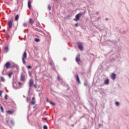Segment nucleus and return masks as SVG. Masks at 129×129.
<instances>
[{
  "instance_id": "1",
  "label": "nucleus",
  "mask_w": 129,
  "mask_h": 129,
  "mask_svg": "<svg viewBox=\"0 0 129 129\" xmlns=\"http://www.w3.org/2000/svg\"><path fill=\"white\" fill-rule=\"evenodd\" d=\"M83 14L82 13H80L76 15L75 19H74V21H79L80 20V17H82Z\"/></svg>"
},
{
  "instance_id": "2",
  "label": "nucleus",
  "mask_w": 129,
  "mask_h": 129,
  "mask_svg": "<svg viewBox=\"0 0 129 129\" xmlns=\"http://www.w3.org/2000/svg\"><path fill=\"white\" fill-rule=\"evenodd\" d=\"M27 58V52L25 51L22 56V62L24 65L26 64V61L25 59Z\"/></svg>"
},
{
  "instance_id": "3",
  "label": "nucleus",
  "mask_w": 129,
  "mask_h": 129,
  "mask_svg": "<svg viewBox=\"0 0 129 129\" xmlns=\"http://www.w3.org/2000/svg\"><path fill=\"white\" fill-rule=\"evenodd\" d=\"M13 21L14 19L13 18H11V19L9 20L8 22V27L9 28V29H12Z\"/></svg>"
},
{
  "instance_id": "4",
  "label": "nucleus",
  "mask_w": 129,
  "mask_h": 129,
  "mask_svg": "<svg viewBox=\"0 0 129 129\" xmlns=\"http://www.w3.org/2000/svg\"><path fill=\"white\" fill-rule=\"evenodd\" d=\"M99 15V12H93L92 15H91V17L94 18L95 17H97V15Z\"/></svg>"
},
{
  "instance_id": "5",
  "label": "nucleus",
  "mask_w": 129,
  "mask_h": 129,
  "mask_svg": "<svg viewBox=\"0 0 129 129\" xmlns=\"http://www.w3.org/2000/svg\"><path fill=\"white\" fill-rule=\"evenodd\" d=\"M76 61L79 64L80 63V54H78L76 57Z\"/></svg>"
},
{
  "instance_id": "6",
  "label": "nucleus",
  "mask_w": 129,
  "mask_h": 129,
  "mask_svg": "<svg viewBox=\"0 0 129 129\" xmlns=\"http://www.w3.org/2000/svg\"><path fill=\"white\" fill-rule=\"evenodd\" d=\"M78 48L81 51H82V50H83V44H82L81 43H79Z\"/></svg>"
},
{
  "instance_id": "7",
  "label": "nucleus",
  "mask_w": 129,
  "mask_h": 129,
  "mask_svg": "<svg viewBox=\"0 0 129 129\" xmlns=\"http://www.w3.org/2000/svg\"><path fill=\"white\" fill-rule=\"evenodd\" d=\"M34 84V81H33V79H30L29 83V87H31V86H33Z\"/></svg>"
},
{
  "instance_id": "8",
  "label": "nucleus",
  "mask_w": 129,
  "mask_h": 129,
  "mask_svg": "<svg viewBox=\"0 0 129 129\" xmlns=\"http://www.w3.org/2000/svg\"><path fill=\"white\" fill-rule=\"evenodd\" d=\"M5 67H6V68H7V69H9V68H10V67H11V63H10V62H7L5 64Z\"/></svg>"
},
{
  "instance_id": "9",
  "label": "nucleus",
  "mask_w": 129,
  "mask_h": 129,
  "mask_svg": "<svg viewBox=\"0 0 129 129\" xmlns=\"http://www.w3.org/2000/svg\"><path fill=\"white\" fill-rule=\"evenodd\" d=\"M116 77V75L114 73H112L111 75V78L112 80H114Z\"/></svg>"
},
{
  "instance_id": "10",
  "label": "nucleus",
  "mask_w": 129,
  "mask_h": 129,
  "mask_svg": "<svg viewBox=\"0 0 129 129\" xmlns=\"http://www.w3.org/2000/svg\"><path fill=\"white\" fill-rule=\"evenodd\" d=\"M76 80L78 82V83L80 84V80L79 79V76H78V74L76 75Z\"/></svg>"
},
{
  "instance_id": "11",
  "label": "nucleus",
  "mask_w": 129,
  "mask_h": 129,
  "mask_svg": "<svg viewBox=\"0 0 129 129\" xmlns=\"http://www.w3.org/2000/svg\"><path fill=\"white\" fill-rule=\"evenodd\" d=\"M21 81H25V76L21 75V78H20Z\"/></svg>"
},
{
  "instance_id": "12",
  "label": "nucleus",
  "mask_w": 129,
  "mask_h": 129,
  "mask_svg": "<svg viewBox=\"0 0 129 129\" xmlns=\"http://www.w3.org/2000/svg\"><path fill=\"white\" fill-rule=\"evenodd\" d=\"M109 80H108V79L105 80L104 82V84L105 85H107V84H109Z\"/></svg>"
},
{
  "instance_id": "13",
  "label": "nucleus",
  "mask_w": 129,
  "mask_h": 129,
  "mask_svg": "<svg viewBox=\"0 0 129 129\" xmlns=\"http://www.w3.org/2000/svg\"><path fill=\"white\" fill-rule=\"evenodd\" d=\"M31 1H30V0L28 1V8L29 9H31V8H32V6L31 5Z\"/></svg>"
},
{
  "instance_id": "14",
  "label": "nucleus",
  "mask_w": 129,
  "mask_h": 129,
  "mask_svg": "<svg viewBox=\"0 0 129 129\" xmlns=\"http://www.w3.org/2000/svg\"><path fill=\"white\" fill-rule=\"evenodd\" d=\"M10 67H11L12 68H15V67H18V66L15 63L11 64Z\"/></svg>"
},
{
  "instance_id": "15",
  "label": "nucleus",
  "mask_w": 129,
  "mask_h": 129,
  "mask_svg": "<svg viewBox=\"0 0 129 129\" xmlns=\"http://www.w3.org/2000/svg\"><path fill=\"white\" fill-rule=\"evenodd\" d=\"M4 50L6 53H8V52H9V47H8V46L5 47Z\"/></svg>"
},
{
  "instance_id": "16",
  "label": "nucleus",
  "mask_w": 129,
  "mask_h": 129,
  "mask_svg": "<svg viewBox=\"0 0 129 129\" xmlns=\"http://www.w3.org/2000/svg\"><path fill=\"white\" fill-rule=\"evenodd\" d=\"M7 113H9V114H13L14 113V111L12 110H8L7 111Z\"/></svg>"
},
{
  "instance_id": "17",
  "label": "nucleus",
  "mask_w": 129,
  "mask_h": 129,
  "mask_svg": "<svg viewBox=\"0 0 129 129\" xmlns=\"http://www.w3.org/2000/svg\"><path fill=\"white\" fill-rule=\"evenodd\" d=\"M57 80H58V81H61V83H63V81H62V79L60 78V76H57Z\"/></svg>"
},
{
  "instance_id": "18",
  "label": "nucleus",
  "mask_w": 129,
  "mask_h": 129,
  "mask_svg": "<svg viewBox=\"0 0 129 129\" xmlns=\"http://www.w3.org/2000/svg\"><path fill=\"white\" fill-rule=\"evenodd\" d=\"M29 23L31 24V25H33V24H34V21H33L32 19L31 18L29 19Z\"/></svg>"
},
{
  "instance_id": "19",
  "label": "nucleus",
  "mask_w": 129,
  "mask_h": 129,
  "mask_svg": "<svg viewBox=\"0 0 129 129\" xmlns=\"http://www.w3.org/2000/svg\"><path fill=\"white\" fill-rule=\"evenodd\" d=\"M0 78L2 82H5V81H6V80L5 79V78H4V77H0Z\"/></svg>"
},
{
  "instance_id": "20",
  "label": "nucleus",
  "mask_w": 129,
  "mask_h": 129,
  "mask_svg": "<svg viewBox=\"0 0 129 129\" xmlns=\"http://www.w3.org/2000/svg\"><path fill=\"white\" fill-rule=\"evenodd\" d=\"M12 75H13V73L10 72L9 73L8 76H9V78H11V77H12Z\"/></svg>"
},
{
  "instance_id": "21",
  "label": "nucleus",
  "mask_w": 129,
  "mask_h": 129,
  "mask_svg": "<svg viewBox=\"0 0 129 129\" xmlns=\"http://www.w3.org/2000/svg\"><path fill=\"white\" fill-rule=\"evenodd\" d=\"M19 20V15H17L15 17V21H18Z\"/></svg>"
},
{
  "instance_id": "22",
  "label": "nucleus",
  "mask_w": 129,
  "mask_h": 129,
  "mask_svg": "<svg viewBox=\"0 0 129 129\" xmlns=\"http://www.w3.org/2000/svg\"><path fill=\"white\" fill-rule=\"evenodd\" d=\"M34 41H35V42H36L37 43H38V42H40V39H38V38H35V39H34Z\"/></svg>"
},
{
  "instance_id": "23",
  "label": "nucleus",
  "mask_w": 129,
  "mask_h": 129,
  "mask_svg": "<svg viewBox=\"0 0 129 129\" xmlns=\"http://www.w3.org/2000/svg\"><path fill=\"white\" fill-rule=\"evenodd\" d=\"M11 123L12 125H15V122L13 120H11Z\"/></svg>"
},
{
  "instance_id": "24",
  "label": "nucleus",
  "mask_w": 129,
  "mask_h": 129,
  "mask_svg": "<svg viewBox=\"0 0 129 129\" xmlns=\"http://www.w3.org/2000/svg\"><path fill=\"white\" fill-rule=\"evenodd\" d=\"M2 112H4V107L3 106H1L0 107Z\"/></svg>"
},
{
  "instance_id": "25",
  "label": "nucleus",
  "mask_w": 129,
  "mask_h": 129,
  "mask_svg": "<svg viewBox=\"0 0 129 129\" xmlns=\"http://www.w3.org/2000/svg\"><path fill=\"white\" fill-rule=\"evenodd\" d=\"M23 27H27L28 26V24L26 23H23Z\"/></svg>"
},
{
  "instance_id": "26",
  "label": "nucleus",
  "mask_w": 129,
  "mask_h": 129,
  "mask_svg": "<svg viewBox=\"0 0 129 129\" xmlns=\"http://www.w3.org/2000/svg\"><path fill=\"white\" fill-rule=\"evenodd\" d=\"M115 105H116V106H119V102H116Z\"/></svg>"
},
{
  "instance_id": "27",
  "label": "nucleus",
  "mask_w": 129,
  "mask_h": 129,
  "mask_svg": "<svg viewBox=\"0 0 129 129\" xmlns=\"http://www.w3.org/2000/svg\"><path fill=\"white\" fill-rule=\"evenodd\" d=\"M51 6L48 5V9L49 10V11H51Z\"/></svg>"
},
{
  "instance_id": "28",
  "label": "nucleus",
  "mask_w": 129,
  "mask_h": 129,
  "mask_svg": "<svg viewBox=\"0 0 129 129\" xmlns=\"http://www.w3.org/2000/svg\"><path fill=\"white\" fill-rule=\"evenodd\" d=\"M27 69H32V67L31 66H28L27 67Z\"/></svg>"
},
{
  "instance_id": "29",
  "label": "nucleus",
  "mask_w": 129,
  "mask_h": 129,
  "mask_svg": "<svg viewBox=\"0 0 129 129\" xmlns=\"http://www.w3.org/2000/svg\"><path fill=\"white\" fill-rule=\"evenodd\" d=\"M49 103L50 104H52V105H55V104L54 102H52V101H49Z\"/></svg>"
},
{
  "instance_id": "30",
  "label": "nucleus",
  "mask_w": 129,
  "mask_h": 129,
  "mask_svg": "<svg viewBox=\"0 0 129 129\" xmlns=\"http://www.w3.org/2000/svg\"><path fill=\"white\" fill-rule=\"evenodd\" d=\"M43 129H48V126L46 125H44Z\"/></svg>"
},
{
  "instance_id": "31",
  "label": "nucleus",
  "mask_w": 129,
  "mask_h": 129,
  "mask_svg": "<svg viewBox=\"0 0 129 129\" xmlns=\"http://www.w3.org/2000/svg\"><path fill=\"white\" fill-rule=\"evenodd\" d=\"M28 74L29 76L31 77V76H32V73H31V72L29 71L28 72Z\"/></svg>"
},
{
  "instance_id": "32",
  "label": "nucleus",
  "mask_w": 129,
  "mask_h": 129,
  "mask_svg": "<svg viewBox=\"0 0 129 129\" xmlns=\"http://www.w3.org/2000/svg\"><path fill=\"white\" fill-rule=\"evenodd\" d=\"M31 104H32V105L35 104V101H32L31 102Z\"/></svg>"
},
{
  "instance_id": "33",
  "label": "nucleus",
  "mask_w": 129,
  "mask_h": 129,
  "mask_svg": "<svg viewBox=\"0 0 129 129\" xmlns=\"http://www.w3.org/2000/svg\"><path fill=\"white\" fill-rule=\"evenodd\" d=\"M49 65H51V66H54V63L53 62H49Z\"/></svg>"
},
{
  "instance_id": "34",
  "label": "nucleus",
  "mask_w": 129,
  "mask_h": 129,
  "mask_svg": "<svg viewBox=\"0 0 129 129\" xmlns=\"http://www.w3.org/2000/svg\"><path fill=\"white\" fill-rule=\"evenodd\" d=\"M5 98L6 100H8V95H6L5 96Z\"/></svg>"
},
{
  "instance_id": "35",
  "label": "nucleus",
  "mask_w": 129,
  "mask_h": 129,
  "mask_svg": "<svg viewBox=\"0 0 129 129\" xmlns=\"http://www.w3.org/2000/svg\"><path fill=\"white\" fill-rule=\"evenodd\" d=\"M84 85H85V86H87V85H88L87 82H85L84 83Z\"/></svg>"
},
{
  "instance_id": "36",
  "label": "nucleus",
  "mask_w": 129,
  "mask_h": 129,
  "mask_svg": "<svg viewBox=\"0 0 129 129\" xmlns=\"http://www.w3.org/2000/svg\"><path fill=\"white\" fill-rule=\"evenodd\" d=\"M36 26H37V27H39V28H40V27H41V25L39 24V23L36 24Z\"/></svg>"
},
{
  "instance_id": "37",
  "label": "nucleus",
  "mask_w": 129,
  "mask_h": 129,
  "mask_svg": "<svg viewBox=\"0 0 129 129\" xmlns=\"http://www.w3.org/2000/svg\"><path fill=\"white\" fill-rule=\"evenodd\" d=\"M38 32H40V33H41V34H43L44 35V32H43V31H42L39 30H38Z\"/></svg>"
},
{
  "instance_id": "38",
  "label": "nucleus",
  "mask_w": 129,
  "mask_h": 129,
  "mask_svg": "<svg viewBox=\"0 0 129 129\" xmlns=\"http://www.w3.org/2000/svg\"><path fill=\"white\" fill-rule=\"evenodd\" d=\"M22 85V83L21 82L18 83V85H19L20 86H21Z\"/></svg>"
},
{
  "instance_id": "39",
  "label": "nucleus",
  "mask_w": 129,
  "mask_h": 129,
  "mask_svg": "<svg viewBox=\"0 0 129 129\" xmlns=\"http://www.w3.org/2000/svg\"><path fill=\"white\" fill-rule=\"evenodd\" d=\"M2 94H3V92L0 91V96H2Z\"/></svg>"
},
{
  "instance_id": "40",
  "label": "nucleus",
  "mask_w": 129,
  "mask_h": 129,
  "mask_svg": "<svg viewBox=\"0 0 129 129\" xmlns=\"http://www.w3.org/2000/svg\"><path fill=\"white\" fill-rule=\"evenodd\" d=\"M76 27H78V23H76L75 24Z\"/></svg>"
},
{
  "instance_id": "41",
  "label": "nucleus",
  "mask_w": 129,
  "mask_h": 129,
  "mask_svg": "<svg viewBox=\"0 0 129 129\" xmlns=\"http://www.w3.org/2000/svg\"><path fill=\"white\" fill-rule=\"evenodd\" d=\"M32 101H35V97L32 98Z\"/></svg>"
},
{
  "instance_id": "42",
  "label": "nucleus",
  "mask_w": 129,
  "mask_h": 129,
  "mask_svg": "<svg viewBox=\"0 0 129 129\" xmlns=\"http://www.w3.org/2000/svg\"><path fill=\"white\" fill-rule=\"evenodd\" d=\"M34 87L37 88V86L36 85H34Z\"/></svg>"
},
{
  "instance_id": "43",
  "label": "nucleus",
  "mask_w": 129,
  "mask_h": 129,
  "mask_svg": "<svg viewBox=\"0 0 129 129\" xmlns=\"http://www.w3.org/2000/svg\"><path fill=\"white\" fill-rule=\"evenodd\" d=\"M28 101H29V98H27V102H28Z\"/></svg>"
},
{
  "instance_id": "44",
  "label": "nucleus",
  "mask_w": 129,
  "mask_h": 129,
  "mask_svg": "<svg viewBox=\"0 0 129 129\" xmlns=\"http://www.w3.org/2000/svg\"><path fill=\"white\" fill-rule=\"evenodd\" d=\"M100 126H101V124H99V127H100Z\"/></svg>"
},
{
  "instance_id": "45",
  "label": "nucleus",
  "mask_w": 129,
  "mask_h": 129,
  "mask_svg": "<svg viewBox=\"0 0 129 129\" xmlns=\"http://www.w3.org/2000/svg\"><path fill=\"white\" fill-rule=\"evenodd\" d=\"M64 61H66V58H63Z\"/></svg>"
},
{
  "instance_id": "46",
  "label": "nucleus",
  "mask_w": 129,
  "mask_h": 129,
  "mask_svg": "<svg viewBox=\"0 0 129 129\" xmlns=\"http://www.w3.org/2000/svg\"><path fill=\"white\" fill-rule=\"evenodd\" d=\"M93 21H96V19L94 20Z\"/></svg>"
},
{
  "instance_id": "47",
  "label": "nucleus",
  "mask_w": 129,
  "mask_h": 129,
  "mask_svg": "<svg viewBox=\"0 0 129 129\" xmlns=\"http://www.w3.org/2000/svg\"><path fill=\"white\" fill-rule=\"evenodd\" d=\"M45 119H47V118H45Z\"/></svg>"
},
{
  "instance_id": "48",
  "label": "nucleus",
  "mask_w": 129,
  "mask_h": 129,
  "mask_svg": "<svg viewBox=\"0 0 129 129\" xmlns=\"http://www.w3.org/2000/svg\"><path fill=\"white\" fill-rule=\"evenodd\" d=\"M7 122H9V121H7Z\"/></svg>"
},
{
  "instance_id": "49",
  "label": "nucleus",
  "mask_w": 129,
  "mask_h": 129,
  "mask_svg": "<svg viewBox=\"0 0 129 129\" xmlns=\"http://www.w3.org/2000/svg\"><path fill=\"white\" fill-rule=\"evenodd\" d=\"M36 30H37L38 31V29H36Z\"/></svg>"
}]
</instances>
